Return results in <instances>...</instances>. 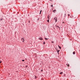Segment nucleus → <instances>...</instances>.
I'll return each instance as SVG.
<instances>
[{
  "label": "nucleus",
  "mask_w": 80,
  "mask_h": 80,
  "mask_svg": "<svg viewBox=\"0 0 80 80\" xmlns=\"http://www.w3.org/2000/svg\"><path fill=\"white\" fill-rule=\"evenodd\" d=\"M54 20H55L56 21V22H57V17H55V18H54Z\"/></svg>",
  "instance_id": "f257e3e1"
},
{
  "label": "nucleus",
  "mask_w": 80,
  "mask_h": 80,
  "mask_svg": "<svg viewBox=\"0 0 80 80\" xmlns=\"http://www.w3.org/2000/svg\"><path fill=\"white\" fill-rule=\"evenodd\" d=\"M38 39L40 40H43V38H39Z\"/></svg>",
  "instance_id": "f03ea898"
},
{
  "label": "nucleus",
  "mask_w": 80,
  "mask_h": 80,
  "mask_svg": "<svg viewBox=\"0 0 80 80\" xmlns=\"http://www.w3.org/2000/svg\"><path fill=\"white\" fill-rule=\"evenodd\" d=\"M21 40H22L23 42H24V41H25L24 40V38H22Z\"/></svg>",
  "instance_id": "7ed1b4c3"
},
{
  "label": "nucleus",
  "mask_w": 80,
  "mask_h": 80,
  "mask_svg": "<svg viewBox=\"0 0 80 80\" xmlns=\"http://www.w3.org/2000/svg\"><path fill=\"white\" fill-rule=\"evenodd\" d=\"M51 7H52V10H53V5H50Z\"/></svg>",
  "instance_id": "20e7f679"
},
{
  "label": "nucleus",
  "mask_w": 80,
  "mask_h": 80,
  "mask_svg": "<svg viewBox=\"0 0 80 80\" xmlns=\"http://www.w3.org/2000/svg\"><path fill=\"white\" fill-rule=\"evenodd\" d=\"M56 27H57L59 29H60V27H59L58 26H56Z\"/></svg>",
  "instance_id": "39448f33"
},
{
  "label": "nucleus",
  "mask_w": 80,
  "mask_h": 80,
  "mask_svg": "<svg viewBox=\"0 0 80 80\" xmlns=\"http://www.w3.org/2000/svg\"><path fill=\"white\" fill-rule=\"evenodd\" d=\"M55 12H56V10H54L53 11V12L54 13Z\"/></svg>",
  "instance_id": "423d86ee"
},
{
  "label": "nucleus",
  "mask_w": 80,
  "mask_h": 80,
  "mask_svg": "<svg viewBox=\"0 0 80 80\" xmlns=\"http://www.w3.org/2000/svg\"><path fill=\"white\" fill-rule=\"evenodd\" d=\"M48 20L50 19V18H49V15H48Z\"/></svg>",
  "instance_id": "0eeeda50"
},
{
  "label": "nucleus",
  "mask_w": 80,
  "mask_h": 80,
  "mask_svg": "<svg viewBox=\"0 0 80 80\" xmlns=\"http://www.w3.org/2000/svg\"><path fill=\"white\" fill-rule=\"evenodd\" d=\"M45 39L46 40H48V38H45Z\"/></svg>",
  "instance_id": "6e6552de"
},
{
  "label": "nucleus",
  "mask_w": 80,
  "mask_h": 80,
  "mask_svg": "<svg viewBox=\"0 0 80 80\" xmlns=\"http://www.w3.org/2000/svg\"><path fill=\"white\" fill-rule=\"evenodd\" d=\"M73 55H74V54H75V52H73Z\"/></svg>",
  "instance_id": "1a4fd4ad"
},
{
  "label": "nucleus",
  "mask_w": 80,
  "mask_h": 80,
  "mask_svg": "<svg viewBox=\"0 0 80 80\" xmlns=\"http://www.w3.org/2000/svg\"><path fill=\"white\" fill-rule=\"evenodd\" d=\"M42 12V10H41L40 12V14H41V12Z\"/></svg>",
  "instance_id": "9d476101"
},
{
  "label": "nucleus",
  "mask_w": 80,
  "mask_h": 80,
  "mask_svg": "<svg viewBox=\"0 0 80 80\" xmlns=\"http://www.w3.org/2000/svg\"><path fill=\"white\" fill-rule=\"evenodd\" d=\"M59 52H60V50H58V53H59Z\"/></svg>",
  "instance_id": "9b49d317"
},
{
  "label": "nucleus",
  "mask_w": 80,
  "mask_h": 80,
  "mask_svg": "<svg viewBox=\"0 0 80 80\" xmlns=\"http://www.w3.org/2000/svg\"><path fill=\"white\" fill-rule=\"evenodd\" d=\"M60 73V74H62V73H63V72H61Z\"/></svg>",
  "instance_id": "f8f14e48"
},
{
  "label": "nucleus",
  "mask_w": 80,
  "mask_h": 80,
  "mask_svg": "<svg viewBox=\"0 0 80 80\" xmlns=\"http://www.w3.org/2000/svg\"><path fill=\"white\" fill-rule=\"evenodd\" d=\"M48 22H49V20H47Z\"/></svg>",
  "instance_id": "ddd939ff"
},
{
  "label": "nucleus",
  "mask_w": 80,
  "mask_h": 80,
  "mask_svg": "<svg viewBox=\"0 0 80 80\" xmlns=\"http://www.w3.org/2000/svg\"><path fill=\"white\" fill-rule=\"evenodd\" d=\"M34 77H35V78H37V77H36V76H34Z\"/></svg>",
  "instance_id": "4468645a"
},
{
  "label": "nucleus",
  "mask_w": 80,
  "mask_h": 80,
  "mask_svg": "<svg viewBox=\"0 0 80 80\" xmlns=\"http://www.w3.org/2000/svg\"><path fill=\"white\" fill-rule=\"evenodd\" d=\"M43 44H45V42H43Z\"/></svg>",
  "instance_id": "2eb2a0df"
},
{
  "label": "nucleus",
  "mask_w": 80,
  "mask_h": 80,
  "mask_svg": "<svg viewBox=\"0 0 80 80\" xmlns=\"http://www.w3.org/2000/svg\"><path fill=\"white\" fill-rule=\"evenodd\" d=\"M24 61H25V60H22V62H24Z\"/></svg>",
  "instance_id": "dca6fc26"
},
{
  "label": "nucleus",
  "mask_w": 80,
  "mask_h": 80,
  "mask_svg": "<svg viewBox=\"0 0 80 80\" xmlns=\"http://www.w3.org/2000/svg\"><path fill=\"white\" fill-rule=\"evenodd\" d=\"M41 72H43V70L42 69V70H41Z\"/></svg>",
  "instance_id": "f3484780"
},
{
  "label": "nucleus",
  "mask_w": 80,
  "mask_h": 80,
  "mask_svg": "<svg viewBox=\"0 0 80 80\" xmlns=\"http://www.w3.org/2000/svg\"><path fill=\"white\" fill-rule=\"evenodd\" d=\"M68 16L69 17V16H70V14H68Z\"/></svg>",
  "instance_id": "a211bd4d"
},
{
  "label": "nucleus",
  "mask_w": 80,
  "mask_h": 80,
  "mask_svg": "<svg viewBox=\"0 0 80 80\" xmlns=\"http://www.w3.org/2000/svg\"><path fill=\"white\" fill-rule=\"evenodd\" d=\"M59 48L60 49H61V47H59Z\"/></svg>",
  "instance_id": "6ab92c4d"
},
{
  "label": "nucleus",
  "mask_w": 80,
  "mask_h": 80,
  "mask_svg": "<svg viewBox=\"0 0 80 80\" xmlns=\"http://www.w3.org/2000/svg\"><path fill=\"white\" fill-rule=\"evenodd\" d=\"M52 43H53V41H52Z\"/></svg>",
  "instance_id": "aec40b11"
},
{
  "label": "nucleus",
  "mask_w": 80,
  "mask_h": 80,
  "mask_svg": "<svg viewBox=\"0 0 80 80\" xmlns=\"http://www.w3.org/2000/svg\"><path fill=\"white\" fill-rule=\"evenodd\" d=\"M1 63V61H0V63Z\"/></svg>",
  "instance_id": "412c9836"
},
{
  "label": "nucleus",
  "mask_w": 80,
  "mask_h": 80,
  "mask_svg": "<svg viewBox=\"0 0 80 80\" xmlns=\"http://www.w3.org/2000/svg\"><path fill=\"white\" fill-rule=\"evenodd\" d=\"M65 16H66V14H65Z\"/></svg>",
  "instance_id": "4be33fe9"
},
{
  "label": "nucleus",
  "mask_w": 80,
  "mask_h": 80,
  "mask_svg": "<svg viewBox=\"0 0 80 80\" xmlns=\"http://www.w3.org/2000/svg\"><path fill=\"white\" fill-rule=\"evenodd\" d=\"M58 47H59V48H60V46H58Z\"/></svg>",
  "instance_id": "5701e85b"
},
{
  "label": "nucleus",
  "mask_w": 80,
  "mask_h": 80,
  "mask_svg": "<svg viewBox=\"0 0 80 80\" xmlns=\"http://www.w3.org/2000/svg\"><path fill=\"white\" fill-rule=\"evenodd\" d=\"M62 23H64V22H62Z\"/></svg>",
  "instance_id": "b1692460"
}]
</instances>
